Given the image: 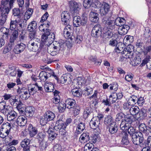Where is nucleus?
Masks as SVG:
<instances>
[{"instance_id":"20","label":"nucleus","mask_w":151,"mask_h":151,"mask_svg":"<svg viewBox=\"0 0 151 151\" xmlns=\"http://www.w3.org/2000/svg\"><path fill=\"white\" fill-rule=\"evenodd\" d=\"M129 28V27L127 25H123L122 26H120L118 29V32L121 35H125L128 32Z\"/></svg>"},{"instance_id":"34","label":"nucleus","mask_w":151,"mask_h":151,"mask_svg":"<svg viewBox=\"0 0 151 151\" xmlns=\"http://www.w3.org/2000/svg\"><path fill=\"white\" fill-rule=\"evenodd\" d=\"M139 128L140 131L144 133H145L146 135L150 132L149 129L148 128L145 124L143 123H142L140 124Z\"/></svg>"},{"instance_id":"63","label":"nucleus","mask_w":151,"mask_h":151,"mask_svg":"<svg viewBox=\"0 0 151 151\" xmlns=\"http://www.w3.org/2000/svg\"><path fill=\"white\" fill-rule=\"evenodd\" d=\"M133 75L132 73H128L125 76V79L127 81L130 82L133 79Z\"/></svg>"},{"instance_id":"5","label":"nucleus","mask_w":151,"mask_h":151,"mask_svg":"<svg viewBox=\"0 0 151 151\" xmlns=\"http://www.w3.org/2000/svg\"><path fill=\"white\" fill-rule=\"evenodd\" d=\"M40 45V40L36 39L35 41H29L27 44V47L30 51L35 52L38 50Z\"/></svg>"},{"instance_id":"8","label":"nucleus","mask_w":151,"mask_h":151,"mask_svg":"<svg viewBox=\"0 0 151 151\" xmlns=\"http://www.w3.org/2000/svg\"><path fill=\"white\" fill-rule=\"evenodd\" d=\"M106 122L108 124L109 132L111 134L116 133L118 130V127L116 123L113 122L110 118L108 119Z\"/></svg>"},{"instance_id":"64","label":"nucleus","mask_w":151,"mask_h":151,"mask_svg":"<svg viewBox=\"0 0 151 151\" xmlns=\"http://www.w3.org/2000/svg\"><path fill=\"white\" fill-rule=\"evenodd\" d=\"M83 40V37L81 35H78L75 37V43L80 44L81 42Z\"/></svg>"},{"instance_id":"40","label":"nucleus","mask_w":151,"mask_h":151,"mask_svg":"<svg viewBox=\"0 0 151 151\" xmlns=\"http://www.w3.org/2000/svg\"><path fill=\"white\" fill-rule=\"evenodd\" d=\"M139 110V109L138 106L133 105L130 109H129V112L131 114L134 116L137 114Z\"/></svg>"},{"instance_id":"19","label":"nucleus","mask_w":151,"mask_h":151,"mask_svg":"<svg viewBox=\"0 0 151 151\" xmlns=\"http://www.w3.org/2000/svg\"><path fill=\"white\" fill-rule=\"evenodd\" d=\"M1 11V15L0 16V27L3 26L6 22L8 14L9 13L8 11Z\"/></svg>"},{"instance_id":"45","label":"nucleus","mask_w":151,"mask_h":151,"mask_svg":"<svg viewBox=\"0 0 151 151\" xmlns=\"http://www.w3.org/2000/svg\"><path fill=\"white\" fill-rule=\"evenodd\" d=\"M86 3H84L83 4V6L85 8L88 9L90 7H93L95 2V0H87Z\"/></svg>"},{"instance_id":"7","label":"nucleus","mask_w":151,"mask_h":151,"mask_svg":"<svg viewBox=\"0 0 151 151\" xmlns=\"http://www.w3.org/2000/svg\"><path fill=\"white\" fill-rule=\"evenodd\" d=\"M70 11L73 14H78L81 8V5L76 2L70 1L69 2Z\"/></svg>"},{"instance_id":"36","label":"nucleus","mask_w":151,"mask_h":151,"mask_svg":"<svg viewBox=\"0 0 151 151\" xmlns=\"http://www.w3.org/2000/svg\"><path fill=\"white\" fill-rule=\"evenodd\" d=\"M92 110L88 107L85 109L83 113V117L85 119L88 118L90 116L92 115Z\"/></svg>"},{"instance_id":"25","label":"nucleus","mask_w":151,"mask_h":151,"mask_svg":"<svg viewBox=\"0 0 151 151\" xmlns=\"http://www.w3.org/2000/svg\"><path fill=\"white\" fill-rule=\"evenodd\" d=\"M100 122L99 120L93 117L90 122V127L91 129H96L99 126Z\"/></svg>"},{"instance_id":"41","label":"nucleus","mask_w":151,"mask_h":151,"mask_svg":"<svg viewBox=\"0 0 151 151\" xmlns=\"http://www.w3.org/2000/svg\"><path fill=\"white\" fill-rule=\"evenodd\" d=\"M47 132L49 134V139L50 141L54 139L57 135V134L55 132L52 131L50 129L48 130Z\"/></svg>"},{"instance_id":"1","label":"nucleus","mask_w":151,"mask_h":151,"mask_svg":"<svg viewBox=\"0 0 151 151\" xmlns=\"http://www.w3.org/2000/svg\"><path fill=\"white\" fill-rule=\"evenodd\" d=\"M114 15H111L108 17L107 16L104 17L102 19V22L108 30H115L116 29V27L119 25L116 23V18Z\"/></svg>"},{"instance_id":"13","label":"nucleus","mask_w":151,"mask_h":151,"mask_svg":"<svg viewBox=\"0 0 151 151\" xmlns=\"http://www.w3.org/2000/svg\"><path fill=\"white\" fill-rule=\"evenodd\" d=\"M147 115L146 111L144 109L140 110L137 115L134 116V118L138 121L142 120L145 118Z\"/></svg>"},{"instance_id":"51","label":"nucleus","mask_w":151,"mask_h":151,"mask_svg":"<svg viewBox=\"0 0 151 151\" xmlns=\"http://www.w3.org/2000/svg\"><path fill=\"white\" fill-rule=\"evenodd\" d=\"M46 72L42 71L41 72L39 75L40 79L42 81L45 82L47 80V76H46Z\"/></svg>"},{"instance_id":"9","label":"nucleus","mask_w":151,"mask_h":151,"mask_svg":"<svg viewBox=\"0 0 151 151\" xmlns=\"http://www.w3.org/2000/svg\"><path fill=\"white\" fill-rule=\"evenodd\" d=\"M133 48V47L131 45L127 46L126 48L125 47L124 52H123V57L126 59L129 58L131 60L132 59L133 60L134 55Z\"/></svg>"},{"instance_id":"24","label":"nucleus","mask_w":151,"mask_h":151,"mask_svg":"<svg viewBox=\"0 0 151 151\" xmlns=\"http://www.w3.org/2000/svg\"><path fill=\"white\" fill-rule=\"evenodd\" d=\"M110 9L109 4L105 2H103V5L100 9V12L102 15L106 14Z\"/></svg>"},{"instance_id":"42","label":"nucleus","mask_w":151,"mask_h":151,"mask_svg":"<svg viewBox=\"0 0 151 151\" xmlns=\"http://www.w3.org/2000/svg\"><path fill=\"white\" fill-rule=\"evenodd\" d=\"M29 32L28 36L30 39L29 41H35L36 39H39L37 37V31H29Z\"/></svg>"},{"instance_id":"52","label":"nucleus","mask_w":151,"mask_h":151,"mask_svg":"<svg viewBox=\"0 0 151 151\" xmlns=\"http://www.w3.org/2000/svg\"><path fill=\"white\" fill-rule=\"evenodd\" d=\"M94 145L92 143H88L84 146V151H91L94 147Z\"/></svg>"},{"instance_id":"29","label":"nucleus","mask_w":151,"mask_h":151,"mask_svg":"<svg viewBox=\"0 0 151 151\" xmlns=\"http://www.w3.org/2000/svg\"><path fill=\"white\" fill-rule=\"evenodd\" d=\"M44 115L48 121L53 120L55 116V114L50 111H46Z\"/></svg>"},{"instance_id":"56","label":"nucleus","mask_w":151,"mask_h":151,"mask_svg":"<svg viewBox=\"0 0 151 151\" xmlns=\"http://www.w3.org/2000/svg\"><path fill=\"white\" fill-rule=\"evenodd\" d=\"M48 122V121L47 120L44 115L40 117V122L42 126H44L46 125Z\"/></svg>"},{"instance_id":"6","label":"nucleus","mask_w":151,"mask_h":151,"mask_svg":"<svg viewBox=\"0 0 151 151\" xmlns=\"http://www.w3.org/2000/svg\"><path fill=\"white\" fill-rule=\"evenodd\" d=\"M15 0H2L1 1V11H8L9 12L13 6V4Z\"/></svg>"},{"instance_id":"27","label":"nucleus","mask_w":151,"mask_h":151,"mask_svg":"<svg viewBox=\"0 0 151 151\" xmlns=\"http://www.w3.org/2000/svg\"><path fill=\"white\" fill-rule=\"evenodd\" d=\"M11 125L9 122H4L1 127V131H4V132H7L9 133L11 129Z\"/></svg>"},{"instance_id":"61","label":"nucleus","mask_w":151,"mask_h":151,"mask_svg":"<svg viewBox=\"0 0 151 151\" xmlns=\"http://www.w3.org/2000/svg\"><path fill=\"white\" fill-rule=\"evenodd\" d=\"M128 133L130 134V135L133 136L134 134H135L136 133V132H135V129L134 128L131 126L128 129H127Z\"/></svg>"},{"instance_id":"54","label":"nucleus","mask_w":151,"mask_h":151,"mask_svg":"<svg viewBox=\"0 0 151 151\" xmlns=\"http://www.w3.org/2000/svg\"><path fill=\"white\" fill-rule=\"evenodd\" d=\"M133 105L130 102L128 101L127 102L124 103L123 104V108L124 109L128 110L129 111V109H130Z\"/></svg>"},{"instance_id":"15","label":"nucleus","mask_w":151,"mask_h":151,"mask_svg":"<svg viewBox=\"0 0 151 151\" xmlns=\"http://www.w3.org/2000/svg\"><path fill=\"white\" fill-rule=\"evenodd\" d=\"M26 45L22 43L16 45L14 49V52L16 54H19L25 49Z\"/></svg>"},{"instance_id":"28","label":"nucleus","mask_w":151,"mask_h":151,"mask_svg":"<svg viewBox=\"0 0 151 151\" xmlns=\"http://www.w3.org/2000/svg\"><path fill=\"white\" fill-rule=\"evenodd\" d=\"M28 129L29 131V134L31 137H33L37 132V128L33 127L32 124H29L28 127Z\"/></svg>"},{"instance_id":"39","label":"nucleus","mask_w":151,"mask_h":151,"mask_svg":"<svg viewBox=\"0 0 151 151\" xmlns=\"http://www.w3.org/2000/svg\"><path fill=\"white\" fill-rule=\"evenodd\" d=\"M81 18L78 16H75L74 17L73 23L74 26L77 27L81 25Z\"/></svg>"},{"instance_id":"14","label":"nucleus","mask_w":151,"mask_h":151,"mask_svg":"<svg viewBox=\"0 0 151 151\" xmlns=\"http://www.w3.org/2000/svg\"><path fill=\"white\" fill-rule=\"evenodd\" d=\"M30 139H25L21 142L20 145L23 148V151H30Z\"/></svg>"},{"instance_id":"37","label":"nucleus","mask_w":151,"mask_h":151,"mask_svg":"<svg viewBox=\"0 0 151 151\" xmlns=\"http://www.w3.org/2000/svg\"><path fill=\"white\" fill-rule=\"evenodd\" d=\"M15 29L19 30L18 22L17 20H11L10 24V29L11 30H14Z\"/></svg>"},{"instance_id":"43","label":"nucleus","mask_w":151,"mask_h":151,"mask_svg":"<svg viewBox=\"0 0 151 151\" xmlns=\"http://www.w3.org/2000/svg\"><path fill=\"white\" fill-rule=\"evenodd\" d=\"M72 94L74 96L81 97L82 95V92L80 89H73L71 91Z\"/></svg>"},{"instance_id":"35","label":"nucleus","mask_w":151,"mask_h":151,"mask_svg":"<svg viewBox=\"0 0 151 151\" xmlns=\"http://www.w3.org/2000/svg\"><path fill=\"white\" fill-rule=\"evenodd\" d=\"M18 29L12 30L13 32L11 35L10 38V41L11 42H14L18 38Z\"/></svg>"},{"instance_id":"55","label":"nucleus","mask_w":151,"mask_h":151,"mask_svg":"<svg viewBox=\"0 0 151 151\" xmlns=\"http://www.w3.org/2000/svg\"><path fill=\"white\" fill-rule=\"evenodd\" d=\"M73 111L75 116L78 115L80 113V107L78 105L75 106L74 108H73Z\"/></svg>"},{"instance_id":"49","label":"nucleus","mask_w":151,"mask_h":151,"mask_svg":"<svg viewBox=\"0 0 151 151\" xmlns=\"http://www.w3.org/2000/svg\"><path fill=\"white\" fill-rule=\"evenodd\" d=\"M58 109L59 111L60 112H63L66 107L65 106V103L64 102H61L59 103V105L58 106Z\"/></svg>"},{"instance_id":"3","label":"nucleus","mask_w":151,"mask_h":151,"mask_svg":"<svg viewBox=\"0 0 151 151\" xmlns=\"http://www.w3.org/2000/svg\"><path fill=\"white\" fill-rule=\"evenodd\" d=\"M132 141L135 145H139L141 147L146 146V139H145L142 134L140 132H136L132 136Z\"/></svg>"},{"instance_id":"38","label":"nucleus","mask_w":151,"mask_h":151,"mask_svg":"<svg viewBox=\"0 0 151 151\" xmlns=\"http://www.w3.org/2000/svg\"><path fill=\"white\" fill-rule=\"evenodd\" d=\"M17 114L14 111H11L7 115V119L8 121H11L14 119L17 116Z\"/></svg>"},{"instance_id":"12","label":"nucleus","mask_w":151,"mask_h":151,"mask_svg":"<svg viewBox=\"0 0 151 151\" xmlns=\"http://www.w3.org/2000/svg\"><path fill=\"white\" fill-rule=\"evenodd\" d=\"M61 18L62 21L65 25L69 24L71 17L68 12H63L61 14Z\"/></svg>"},{"instance_id":"46","label":"nucleus","mask_w":151,"mask_h":151,"mask_svg":"<svg viewBox=\"0 0 151 151\" xmlns=\"http://www.w3.org/2000/svg\"><path fill=\"white\" fill-rule=\"evenodd\" d=\"M130 60L133 64H134V66L137 65L140 63L141 62V58L138 55H136L134 58H133V60L132 59Z\"/></svg>"},{"instance_id":"47","label":"nucleus","mask_w":151,"mask_h":151,"mask_svg":"<svg viewBox=\"0 0 151 151\" xmlns=\"http://www.w3.org/2000/svg\"><path fill=\"white\" fill-rule=\"evenodd\" d=\"M70 80V77L66 74H63L60 78V83L64 84L66 83L68 80Z\"/></svg>"},{"instance_id":"11","label":"nucleus","mask_w":151,"mask_h":151,"mask_svg":"<svg viewBox=\"0 0 151 151\" xmlns=\"http://www.w3.org/2000/svg\"><path fill=\"white\" fill-rule=\"evenodd\" d=\"M42 87L39 86L37 83L31 86L30 85L28 88V91L30 96L31 95H33L37 91H42Z\"/></svg>"},{"instance_id":"31","label":"nucleus","mask_w":151,"mask_h":151,"mask_svg":"<svg viewBox=\"0 0 151 151\" xmlns=\"http://www.w3.org/2000/svg\"><path fill=\"white\" fill-rule=\"evenodd\" d=\"M44 88L45 91L47 92H52L54 89V86L51 83H45L44 85Z\"/></svg>"},{"instance_id":"58","label":"nucleus","mask_w":151,"mask_h":151,"mask_svg":"<svg viewBox=\"0 0 151 151\" xmlns=\"http://www.w3.org/2000/svg\"><path fill=\"white\" fill-rule=\"evenodd\" d=\"M144 44L142 40L140 39L137 40L136 42V46L137 48L142 49V48L144 47Z\"/></svg>"},{"instance_id":"22","label":"nucleus","mask_w":151,"mask_h":151,"mask_svg":"<svg viewBox=\"0 0 151 151\" xmlns=\"http://www.w3.org/2000/svg\"><path fill=\"white\" fill-rule=\"evenodd\" d=\"M35 108L32 106L27 107L25 109V115L27 117H31L34 115Z\"/></svg>"},{"instance_id":"44","label":"nucleus","mask_w":151,"mask_h":151,"mask_svg":"<svg viewBox=\"0 0 151 151\" xmlns=\"http://www.w3.org/2000/svg\"><path fill=\"white\" fill-rule=\"evenodd\" d=\"M6 71L9 72V75L11 76H15L17 74V71L14 66H9Z\"/></svg>"},{"instance_id":"16","label":"nucleus","mask_w":151,"mask_h":151,"mask_svg":"<svg viewBox=\"0 0 151 151\" xmlns=\"http://www.w3.org/2000/svg\"><path fill=\"white\" fill-rule=\"evenodd\" d=\"M65 106L68 109H72L78 104H76L75 100L73 99L68 98L65 101Z\"/></svg>"},{"instance_id":"4","label":"nucleus","mask_w":151,"mask_h":151,"mask_svg":"<svg viewBox=\"0 0 151 151\" xmlns=\"http://www.w3.org/2000/svg\"><path fill=\"white\" fill-rule=\"evenodd\" d=\"M102 30L101 26L99 24L94 25L92 29L91 34L92 36L98 39L96 42V43L100 41V39L102 37L103 35Z\"/></svg>"},{"instance_id":"18","label":"nucleus","mask_w":151,"mask_h":151,"mask_svg":"<svg viewBox=\"0 0 151 151\" xmlns=\"http://www.w3.org/2000/svg\"><path fill=\"white\" fill-rule=\"evenodd\" d=\"M90 139L89 133L88 132H84L81 135L79 140L82 144H85L88 142Z\"/></svg>"},{"instance_id":"60","label":"nucleus","mask_w":151,"mask_h":151,"mask_svg":"<svg viewBox=\"0 0 151 151\" xmlns=\"http://www.w3.org/2000/svg\"><path fill=\"white\" fill-rule=\"evenodd\" d=\"M45 136V133L44 132H41L38 133L37 136V139L40 141H42Z\"/></svg>"},{"instance_id":"17","label":"nucleus","mask_w":151,"mask_h":151,"mask_svg":"<svg viewBox=\"0 0 151 151\" xmlns=\"http://www.w3.org/2000/svg\"><path fill=\"white\" fill-rule=\"evenodd\" d=\"M27 122V118L24 115L19 116L16 120V122L17 124L20 127L24 126Z\"/></svg>"},{"instance_id":"10","label":"nucleus","mask_w":151,"mask_h":151,"mask_svg":"<svg viewBox=\"0 0 151 151\" xmlns=\"http://www.w3.org/2000/svg\"><path fill=\"white\" fill-rule=\"evenodd\" d=\"M144 53L145 55H147V56L142 61L140 65L143 66L147 64V68L149 70H151V58L149 56L150 54L145 50L144 51Z\"/></svg>"},{"instance_id":"62","label":"nucleus","mask_w":151,"mask_h":151,"mask_svg":"<svg viewBox=\"0 0 151 151\" xmlns=\"http://www.w3.org/2000/svg\"><path fill=\"white\" fill-rule=\"evenodd\" d=\"M110 85L111 86L110 87V90H114V91H116L118 88L119 86L116 83H113Z\"/></svg>"},{"instance_id":"57","label":"nucleus","mask_w":151,"mask_h":151,"mask_svg":"<svg viewBox=\"0 0 151 151\" xmlns=\"http://www.w3.org/2000/svg\"><path fill=\"white\" fill-rule=\"evenodd\" d=\"M119 43L117 40L115 39H112L109 42V45L113 47L116 46Z\"/></svg>"},{"instance_id":"21","label":"nucleus","mask_w":151,"mask_h":151,"mask_svg":"<svg viewBox=\"0 0 151 151\" xmlns=\"http://www.w3.org/2000/svg\"><path fill=\"white\" fill-rule=\"evenodd\" d=\"M85 124L84 123L80 122L79 123L76 128V129L75 132V135L76 136L77 135L81 134L85 129Z\"/></svg>"},{"instance_id":"33","label":"nucleus","mask_w":151,"mask_h":151,"mask_svg":"<svg viewBox=\"0 0 151 151\" xmlns=\"http://www.w3.org/2000/svg\"><path fill=\"white\" fill-rule=\"evenodd\" d=\"M131 123L125 121H122L120 125L121 129L124 131H127L129 128L131 126Z\"/></svg>"},{"instance_id":"32","label":"nucleus","mask_w":151,"mask_h":151,"mask_svg":"<svg viewBox=\"0 0 151 151\" xmlns=\"http://www.w3.org/2000/svg\"><path fill=\"white\" fill-rule=\"evenodd\" d=\"M146 147H144L141 151H150L151 150V136H149L147 139Z\"/></svg>"},{"instance_id":"53","label":"nucleus","mask_w":151,"mask_h":151,"mask_svg":"<svg viewBox=\"0 0 151 151\" xmlns=\"http://www.w3.org/2000/svg\"><path fill=\"white\" fill-rule=\"evenodd\" d=\"M132 114H131V113L127 114L126 115L124 114V118L125 119L124 121L132 123Z\"/></svg>"},{"instance_id":"23","label":"nucleus","mask_w":151,"mask_h":151,"mask_svg":"<svg viewBox=\"0 0 151 151\" xmlns=\"http://www.w3.org/2000/svg\"><path fill=\"white\" fill-rule=\"evenodd\" d=\"M125 47V46L124 44L119 43L115 47L114 51L117 53H121L122 56L123 57V52H124Z\"/></svg>"},{"instance_id":"50","label":"nucleus","mask_w":151,"mask_h":151,"mask_svg":"<svg viewBox=\"0 0 151 151\" xmlns=\"http://www.w3.org/2000/svg\"><path fill=\"white\" fill-rule=\"evenodd\" d=\"M116 96L117 95L116 92L114 93L110 96L109 100L111 101L112 104L115 103L118 99Z\"/></svg>"},{"instance_id":"48","label":"nucleus","mask_w":151,"mask_h":151,"mask_svg":"<svg viewBox=\"0 0 151 151\" xmlns=\"http://www.w3.org/2000/svg\"><path fill=\"white\" fill-rule=\"evenodd\" d=\"M0 137L3 139H4V140L8 142V140L7 139V137H8V136L9 133L7 132H4V131H1V129L0 130Z\"/></svg>"},{"instance_id":"30","label":"nucleus","mask_w":151,"mask_h":151,"mask_svg":"<svg viewBox=\"0 0 151 151\" xmlns=\"http://www.w3.org/2000/svg\"><path fill=\"white\" fill-rule=\"evenodd\" d=\"M37 28V22L35 21H32L28 25L27 29L29 31H37L36 29Z\"/></svg>"},{"instance_id":"2","label":"nucleus","mask_w":151,"mask_h":151,"mask_svg":"<svg viewBox=\"0 0 151 151\" xmlns=\"http://www.w3.org/2000/svg\"><path fill=\"white\" fill-rule=\"evenodd\" d=\"M40 31H43L44 33L42 35V40L46 42H48L51 44L54 41L55 38V34L54 33H51L50 30L47 28L45 29L43 28V25H41L39 27Z\"/></svg>"},{"instance_id":"26","label":"nucleus","mask_w":151,"mask_h":151,"mask_svg":"<svg viewBox=\"0 0 151 151\" xmlns=\"http://www.w3.org/2000/svg\"><path fill=\"white\" fill-rule=\"evenodd\" d=\"M99 14L95 12H91L89 14V19L91 21L93 22L96 23L98 22L99 17Z\"/></svg>"},{"instance_id":"59","label":"nucleus","mask_w":151,"mask_h":151,"mask_svg":"<svg viewBox=\"0 0 151 151\" xmlns=\"http://www.w3.org/2000/svg\"><path fill=\"white\" fill-rule=\"evenodd\" d=\"M124 114L122 113H119L116 114L115 118L116 122H119L124 117Z\"/></svg>"}]
</instances>
